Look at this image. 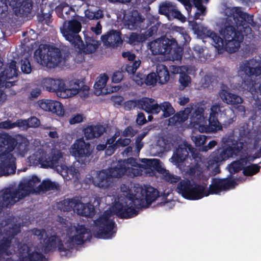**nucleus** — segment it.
<instances>
[{"mask_svg": "<svg viewBox=\"0 0 261 261\" xmlns=\"http://www.w3.org/2000/svg\"><path fill=\"white\" fill-rule=\"evenodd\" d=\"M225 13L227 17L220 31L223 38L206 28L203 29L201 32L205 38L212 40V44L217 49L233 53L238 50L244 36L252 34L251 28L256 29L259 27L254 21L253 15L242 11L240 7L227 8Z\"/></svg>", "mask_w": 261, "mask_h": 261, "instance_id": "1", "label": "nucleus"}, {"mask_svg": "<svg viewBox=\"0 0 261 261\" xmlns=\"http://www.w3.org/2000/svg\"><path fill=\"white\" fill-rule=\"evenodd\" d=\"M136 194L129 193L127 199L130 201L124 203L115 202L112 207L113 213L120 218L129 219L138 214V211L150 205L159 197V191L150 186L145 189H137Z\"/></svg>", "mask_w": 261, "mask_h": 261, "instance_id": "2", "label": "nucleus"}, {"mask_svg": "<svg viewBox=\"0 0 261 261\" xmlns=\"http://www.w3.org/2000/svg\"><path fill=\"white\" fill-rule=\"evenodd\" d=\"M40 182V179L33 175L26 182H20L17 188L8 187L2 191L0 203L3 209L10 208L17 202L36 192L35 187Z\"/></svg>", "mask_w": 261, "mask_h": 261, "instance_id": "3", "label": "nucleus"}, {"mask_svg": "<svg viewBox=\"0 0 261 261\" xmlns=\"http://www.w3.org/2000/svg\"><path fill=\"white\" fill-rule=\"evenodd\" d=\"M17 145V139L8 133H0V148L5 150L0 153V176L14 174L16 170V158L11 153Z\"/></svg>", "mask_w": 261, "mask_h": 261, "instance_id": "4", "label": "nucleus"}, {"mask_svg": "<svg viewBox=\"0 0 261 261\" xmlns=\"http://www.w3.org/2000/svg\"><path fill=\"white\" fill-rule=\"evenodd\" d=\"M34 57L37 62L48 68H54L64 61L60 49L54 46L41 45L36 49Z\"/></svg>", "mask_w": 261, "mask_h": 261, "instance_id": "5", "label": "nucleus"}, {"mask_svg": "<svg viewBox=\"0 0 261 261\" xmlns=\"http://www.w3.org/2000/svg\"><path fill=\"white\" fill-rule=\"evenodd\" d=\"M149 49L154 55H164L173 59L181 58L182 49L179 46L175 39L161 37L149 44Z\"/></svg>", "mask_w": 261, "mask_h": 261, "instance_id": "6", "label": "nucleus"}, {"mask_svg": "<svg viewBox=\"0 0 261 261\" xmlns=\"http://www.w3.org/2000/svg\"><path fill=\"white\" fill-rule=\"evenodd\" d=\"M33 1H0V19L5 18L8 14V5L12 7L15 14L19 17H31Z\"/></svg>", "mask_w": 261, "mask_h": 261, "instance_id": "7", "label": "nucleus"}, {"mask_svg": "<svg viewBox=\"0 0 261 261\" xmlns=\"http://www.w3.org/2000/svg\"><path fill=\"white\" fill-rule=\"evenodd\" d=\"M81 29V22L75 19H72L64 21L60 28V32L66 40L74 47L79 48L80 45H83V41L79 34Z\"/></svg>", "mask_w": 261, "mask_h": 261, "instance_id": "8", "label": "nucleus"}, {"mask_svg": "<svg viewBox=\"0 0 261 261\" xmlns=\"http://www.w3.org/2000/svg\"><path fill=\"white\" fill-rule=\"evenodd\" d=\"M20 232V227L16 224H13L4 229L5 236L0 239V261H13L11 257H5V256H9L12 255V252L10 248L12 240Z\"/></svg>", "mask_w": 261, "mask_h": 261, "instance_id": "9", "label": "nucleus"}, {"mask_svg": "<svg viewBox=\"0 0 261 261\" xmlns=\"http://www.w3.org/2000/svg\"><path fill=\"white\" fill-rule=\"evenodd\" d=\"M177 192L188 200H196L204 197V187L192 183L189 179L181 180L177 184Z\"/></svg>", "mask_w": 261, "mask_h": 261, "instance_id": "10", "label": "nucleus"}, {"mask_svg": "<svg viewBox=\"0 0 261 261\" xmlns=\"http://www.w3.org/2000/svg\"><path fill=\"white\" fill-rule=\"evenodd\" d=\"M19 71L16 67V62L12 61L9 65L0 73V102H3L7 98V95L2 88H10L16 84Z\"/></svg>", "mask_w": 261, "mask_h": 261, "instance_id": "11", "label": "nucleus"}, {"mask_svg": "<svg viewBox=\"0 0 261 261\" xmlns=\"http://www.w3.org/2000/svg\"><path fill=\"white\" fill-rule=\"evenodd\" d=\"M97 231L95 237L98 239H110L117 232V225L115 221L107 215H103L94 221Z\"/></svg>", "mask_w": 261, "mask_h": 261, "instance_id": "12", "label": "nucleus"}, {"mask_svg": "<svg viewBox=\"0 0 261 261\" xmlns=\"http://www.w3.org/2000/svg\"><path fill=\"white\" fill-rule=\"evenodd\" d=\"M242 148L241 147L237 148L236 147L228 146L225 148L222 149L221 148L216 149L211 155L210 160L208 162L210 166L214 167V172L216 174L220 172V166L221 163L226 161L230 157H232L236 153L235 151L239 152Z\"/></svg>", "mask_w": 261, "mask_h": 261, "instance_id": "13", "label": "nucleus"}, {"mask_svg": "<svg viewBox=\"0 0 261 261\" xmlns=\"http://www.w3.org/2000/svg\"><path fill=\"white\" fill-rule=\"evenodd\" d=\"M85 234L88 235V229L83 225H78L76 227L75 234L70 237L64 245L62 240L59 241L58 251L60 252H64L66 255L74 247L75 244H82L87 240L85 237Z\"/></svg>", "mask_w": 261, "mask_h": 261, "instance_id": "14", "label": "nucleus"}, {"mask_svg": "<svg viewBox=\"0 0 261 261\" xmlns=\"http://www.w3.org/2000/svg\"><path fill=\"white\" fill-rule=\"evenodd\" d=\"M237 185L236 181L232 179L231 175L224 178H214L208 189L206 190L204 187V197L208 196L210 194H218L222 191L234 188Z\"/></svg>", "mask_w": 261, "mask_h": 261, "instance_id": "15", "label": "nucleus"}, {"mask_svg": "<svg viewBox=\"0 0 261 261\" xmlns=\"http://www.w3.org/2000/svg\"><path fill=\"white\" fill-rule=\"evenodd\" d=\"M141 162L146 169L154 170L161 174L165 173V179L167 181L171 184L177 183L180 181V177L171 174L169 172H167L166 170L162 167L159 159L144 158L142 159Z\"/></svg>", "mask_w": 261, "mask_h": 261, "instance_id": "16", "label": "nucleus"}, {"mask_svg": "<svg viewBox=\"0 0 261 261\" xmlns=\"http://www.w3.org/2000/svg\"><path fill=\"white\" fill-rule=\"evenodd\" d=\"M71 149L72 155L81 159L85 164L87 162V161H85L86 159L89 158L93 152L90 144L86 143L83 138L76 140L71 145Z\"/></svg>", "mask_w": 261, "mask_h": 261, "instance_id": "17", "label": "nucleus"}, {"mask_svg": "<svg viewBox=\"0 0 261 261\" xmlns=\"http://www.w3.org/2000/svg\"><path fill=\"white\" fill-rule=\"evenodd\" d=\"M220 111L219 105H213L208 118V125H200L199 130L202 133H215L222 129L221 124L218 119V112Z\"/></svg>", "mask_w": 261, "mask_h": 261, "instance_id": "18", "label": "nucleus"}, {"mask_svg": "<svg viewBox=\"0 0 261 261\" xmlns=\"http://www.w3.org/2000/svg\"><path fill=\"white\" fill-rule=\"evenodd\" d=\"M194 148L189 144L185 143L179 145L176 148L175 152L170 159L171 162L176 166H179L181 163L184 162L188 157L189 152L192 153L193 157L196 158L194 154Z\"/></svg>", "mask_w": 261, "mask_h": 261, "instance_id": "19", "label": "nucleus"}, {"mask_svg": "<svg viewBox=\"0 0 261 261\" xmlns=\"http://www.w3.org/2000/svg\"><path fill=\"white\" fill-rule=\"evenodd\" d=\"M39 107L44 111L50 112L58 116H63L64 109L62 104L56 100L41 99L38 101Z\"/></svg>", "mask_w": 261, "mask_h": 261, "instance_id": "20", "label": "nucleus"}, {"mask_svg": "<svg viewBox=\"0 0 261 261\" xmlns=\"http://www.w3.org/2000/svg\"><path fill=\"white\" fill-rule=\"evenodd\" d=\"M106 170L112 179L113 178H120L125 174L131 176V173H132L133 176L138 175V173L136 174V169L133 168L127 167L123 163L120 161L114 167H109Z\"/></svg>", "mask_w": 261, "mask_h": 261, "instance_id": "21", "label": "nucleus"}, {"mask_svg": "<svg viewBox=\"0 0 261 261\" xmlns=\"http://www.w3.org/2000/svg\"><path fill=\"white\" fill-rule=\"evenodd\" d=\"M101 39L105 45L113 48L121 45L123 42L120 31L113 29L101 36Z\"/></svg>", "mask_w": 261, "mask_h": 261, "instance_id": "22", "label": "nucleus"}, {"mask_svg": "<svg viewBox=\"0 0 261 261\" xmlns=\"http://www.w3.org/2000/svg\"><path fill=\"white\" fill-rule=\"evenodd\" d=\"M63 157V153L60 150L53 149L50 153L44 158L39 159L41 166L44 168H54L59 166V160Z\"/></svg>", "mask_w": 261, "mask_h": 261, "instance_id": "23", "label": "nucleus"}, {"mask_svg": "<svg viewBox=\"0 0 261 261\" xmlns=\"http://www.w3.org/2000/svg\"><path fill=\"white\" fill-rule=\"evenodd\" d=\"M41 84L43 89L51 92L64 93L67 90L65 83L62 80L44 78Z\"/></svg>", "mask_w": 261, "mask_h": 261, "instance_id": "24", "label": "nucleus"}, {"mask_svg": "<svg viewBox=\"0 0 261 261\" xmlns=\"http://www.w3.org/2000/svg\"><path fill=\"white\" fill-rule=\"evenodd\" d=\"M242 71L249 76L261 75V61L252 59L246 60L240 64Z\"/></svg>", "mask_w": 261, "mask_h": 261, "instance_id": "25", "label": "nucleus"}, {"mask_svg": "<svg viewBox=\"0 0 261 261\" xmlns=\"http://www.w3.org/2000/svg\"><path fill=\"white\" fill-rule=\"evenodd\" d=\"M125 25L130 30L143 29L145 18L138 11H135L130 15L124 17Z\"/></svg>", "mask_w": 261, "mask_h": 261, "instance_id": "26", "label": "nucleus"}, {"mask_svg": "<svg viewBox=\"0 0 261 261\" xmlns=\"http://www.w3.org/2000/svg\"><path fill=\"white\" fill-rule=\"evenodd\" d=\"M138 107L149 114H158L161 112V108L153 98L144 97L137 100Z\"/></svg>", "mask_w": 261, "mask_h": 261, "instance_id": "27", "label": "nucleus"}, {"mask_svg": "<svg viewBox=\"0 0 261 261\" xmlns=\"http://www.w3.org/2000/svg\"><path fill=\"white\" fill-rule=\"evenodd\" d=\"M93 183L97 187L106 189L111 186L113 179L106 169H102L97 173Z\"/></svg>", "mask_w": 261, "mask_h": 261, "instance_id": "28", "label": "nucleus"}, {"mask_svg": "<svg viewBox=\"0 0 261 261\" xmlns=\"http://www.w3.org/2000/svg\"><path fill=\"white\" fill-rule=\"evenodd\" d=\"M96 39V37H94L91 33H84L85 44L83 43V45H80L78 48L82 49L83 52L86 54L94 53L100 44Z\"/></svg>", "mask_w": 261, "mask_h": 261, "instance_id": "29", "label": "nucleus"}, {"mask_svg": "<svg viewBox=\"0 0 261 261\" xmlns=\"http://www.w3.org/2000/svg\"><path fill=\"white\" fill-rule=\"evenodd\" d=\"M79 205H81V200L75 197L65 199L57 204L58 209L64 212L72 211L76 212V208Z\"/></svg>", "mask_w": 261, "mask_h": 261, "instance_id": "30", "label": "nucleus"}, {"mask_svg": "<svg viewBox=\"0 0 261 261\" xmlns=\"http://www.w3.org/2000/svg\"><path fill=\"white\" fill-rule=\"evenodd\" d=\"M106 131V128L101 124L90 125L84 129L86 140H91L100 137Z\"/></svg>", "mask_w": 261, "mask_h": 261, "instance_id": "31", "label": "nucleus"}, {"mask_svg": "<svg viewBox=\"0 0 261 261\" xmlns=\"http://www.w3.org/2000/svg\"><path fill=\"white\" fill-rule=\"evenodd\" d=\"M219 96L222 101L228 105H234L242 103L243 99L241 97L234 94L228 92L225 90H221Z\"/></svg>", "mask_w": 261, "mask_h": 261, "instance_id": "32", "label": "nucleus"}, {"mask_svg": "<svg viewBox=\"0 0 261 261\" xmlns=\"http://www.w3.org/2000/svg\"><path fill=\"white\" fill-rule=\"evenodd\" d=\"M193 109L192 106L187 107L183 111L176 113L173 117L169 119L170 123L175 125L176 123H181L186 121L189 118V114L191 113Z\"/></svg>", "mask_w": 261, "mask_h": 261, "instance_id": "33", "label": "nucleus"}, {"mask_svg": "<svg viewBox=\"0 0 261 261\" xmlns=\"http://www.w3.org/2000/svg\"><path fill=\"white\" fill-rule=\"evenodd\" d=\"M204 115V108L200 106H196L190 117L191 123L199 126L201 123L205 121L206 118Z\"/></svg>", "mask_w": 261, "mask_h": 261, "instance_id": "34", "label": "nucleus"}, {"mask_svg": "<svg viewBox=\"0 0 261 261\" xmlns=\"http://www.w3.org/2000/svg\"><path fill=\"white\" fill-rule=\"evenodd\" d=\"M60 241H61V239L56 234L51 236L45 240L43 246L44 252L48 253L55 251L57 247L58 248Z\"/></svg>", "mask_w": 261, "mask_h": 261, "instance_id": "35", "label": "nucleus"}, {"mask_svg": "<svg viewBox=\"0 0 261 261\" xmlns=\"http://www.w3.org/2000/svg\"><path fill=\"white\" fill-rule=\"evenodd\" d=\"M240 68V70L243 72L247 77L245 78L242 83L243 88L245 90L249 92L253 97H255L257 93V88L255 87L256 82L254 80L251 79V77H257V76L251 75L249 76L247 75L244 71H242Z\"/></svg>", "mask_w": 261, "mask_h": 261, "instance_id": "36", "label": "nucleus"}, {"mask_svg": "<svg viewBox=\"0 0 261 261\" xmlns=\"http://www.w3.org/2000/svg\"><path fill=\"white\" fill-rule=\"evenodd\" d=\"M155 73L158 82L161 84H164L169 80V72L167 66L163 64H159L156 66Z\"/></svg>", "mask_w": 261, "mask_h": 261, "instance_id": "37", "label": "nucleus"}, {"mask_svg": "<svg viewBox=\"0 0 261 261\" xmlns=\"http://www.w3.org/2000/svg\"><path fill=\"white\" fill-rule=\"evenodd\" d=\"M16 139H17V145L15 147L16 152L17 154L23 157L28 151L29 142L25 137H18Z\"/></svg>", "mask_w": 261, "mask_h": 261, "instance_id": "38", "label": "nucleus"}, {"mask_svg": "<svg viewBox=\"0 0 261 261\" xmlns=\"http://www.w3.org/2000/svg\"><path fill=\"white\" fill-rule=\"evenodd\" d=\"M138 78H139V77L137 75L134 79V81L139 85H142L144 83H145V84L148 86H154L157 82H158V80L155 72H151L148 74L145 79L140 78L139 80L138 79Z\"/></svg>", "mask_w": 261, "mask_h": 261, "instance_id": "39", "label": "nucleus"}, {"mask_svg": "<svg viewBox=\"0 0 261 261\" xmlns=\"http://www.w3.org/2000/svg\"><path fill=\"white\" fill-rule=\"evenodd\" d=\"M81 205L76 208V213L81 216L91 217L94 215V208L91 204H84L81 201Z\"/></svg>", "mask_w": 261, "mask_h": 261, "instance_id": "40", "label": "nucleus"}, {"mask_svg": "<svg viewBox=\"0 0 261 261\" xmlns=\"http://www.w3.org/2000/svg\"><path fill=\"white\" fill-rule=\"evenodd\" d=\"M40 13L37 15V19L39 21L43 22H44L46 24H48L49 23L51 22V14L53 12V10L51 9L48 7L47 11H45L46 6L43 8V6L41 5Z\"/></svg>", "mask_w": 261, "mask_h": 261, "instance_id": "41", "label": "nucleus"}, {"mask_svg": "<svg viewBox=\"0 0 261 261\" xmlns=\"http://www.w3.org/2000/svg\"><path fill=\"white\" fill-rule=\"evenodd\" d=\"M17 254L19 261H23L24 257H27L31 248L27 244L18 242L17 243Z\"/></svg>", "mask_w": 261, "mask_h": 261, "instance_id": "42", "label": "nucleus"}, {"mask_svg": "<svg viewBox=\"0 0 261 261\" xmlns=\"http://www.w3.org/2000/svg\"><path fill=\"white\" fill-rule=\"evenodd\" d=\"M178 83V89L179 90H183L186 88L190 86L191 83V78L187 73L184 72H180Z\"/></svg>", "mask_w": 261, "mask_h": 261, "instance_id": "43", "label": "nucleus"}, {"mask_svg": "<svg viewBox=\"0 0 261 261\" xmlns=\"http://www.w3.org/2000/svg\"><path fill=\"white\" fill-rule=\"evenodd\" d=\"M58 186L54 182L50 180H43L37 187L38 192H47L49 190H56Z\"/></svg>", "mask_w": 261, "mask_h": 261, "instance_id": "44", "label": "nucleus"}, {"mask_svg": "<svg viewBox=\"0 0 261 261\" xmlns=\"http://www.w3.org/2000/svg\"><path fill=\"white\" fill-rule=\"evenodd\" d=\"M175 6V5L172 3L165 1L160 4L159 12L160 14L165 15L168 18L172 10H174Z\"/></svg>", "mask_w": 261, "mask_h": 261, "instance_id": "45", "label": "nucleus"}, {"mask_svg": "<svg viewBox=\"0 0 261 261\" xmlns=\"http://www.w3.org/2000/svg\"><path fill=\"white\" fill-rule=\"evenodd\" d=\"M161 111L163 112V116L164 118H167L173 114L175 112L174 108L171 104L168 101H164L159 105Z\"/></svg>", "mask_w": 261, "mask_h": 261, "instance_id": "46", "label": "nucleus"}, {"mask_svg": "<svg viewBox=\"0 0 261 261\" xmlns=\"http://www.w3.org/2000/svg\"><path fill=\"white\" fill-rule=\"evenodd\" d=\"M260 170V166L257 164H252L243 168V173L246 176H250L258 173Z\"/></svg>", "mask_w": 261, "mask_h": 261, "instance_id": "47", "label": "nucleus"}, {"mask_svg": "<svg viewBox=\"0 0 261 261\" xmlns=\"http://www.w3.org/2000/svg\"><path fill=\"white\" fill-rule=\"evenodd\" d=\"M108 80L109 77L106 74H101L97 78L94 88L96 90L99 91V94L102 92V89L105 87Z\"/></svg>", "mask_w": 261, "mask_h": 261, "instance_id": "48", "label": "nucleus"}, {"mask_svg": "<svg viewBox=\"0 0 261 261\" xmlns=\"http://www.w3.org/2000/svg\"><path fill=\"white\" fill-rule=\"evenodd\" d=\"M24 259L23 261H46L44 255L36 251L29 252L27 257H24Z\"/></svg>", "mask_w": 261, "mask_h": 261, "instance_id": "49", "label": "nucleus"}, {"mask_svg": "<svg viewBox=\"0 0 261 261\" xmlns=\"http://www.w3.org/2000/svg\"><path fill=\"white\" fill-rule=\"evenodd\" d=\"M75 14L74 9L71 6H69L65 3L63 10V17L62 19L65 20L73 17Z\"/></svg>", "mask_w": 261, "mask_h": 261, "instance_id": "50", "label": "nucleus"}, {"mask_svg": "<svg viewBox=\"0 0 261 261\" xmlns=\"http://www.w3.org/2000/svg\"><path fill=\"white\" fill-rule=\"evenodd\" d=\"M21 71L26 74L31 73L32 70V66L28 58H24L21 61Z\"/></svg>", "mask_w": 261, "mask_h": 261, "instance_id": "51", "label": "nucleus"}, {"mask_svg": "<svg viewBox=\"0 0 261 261\" xmlns=\"http://www.w3.org/2000/svg\"><path fill=\"white\" fill-rule=\"evenodd\" d=\"M242 169H243V168L240 166V163L239 162H237V160L232 162L228 166V170L230 173V174L229 175H231V174L238 173Z\"/></svg>", "mask_w": 261, "mask_h": 261, "instance_id": "52", "label": "nucleus"}, {"mask_svg": "<svg viewBox=\"0 0 261 261\" xmlns=\"http://www.w3.org/2000/svg\"><path fill=\"white\" fill-rule=\"evenodd\" d=\"M168 18H176L180 20L182 22L186 21V17L177 9L176 6L174 7V10H172L171 11Z\"/></svg>", "mask_w": 261, "mask_h": 261, "instance_id": "53", "label": "nucleus"}, {"mask_svg": "<svg viewBox=\"0 0 261 261\" xmlns=\"http://www.w3.org/2000/svg\"><path fill=\"white\" fill-rule=\"evenodd\" d=\"M209 1H192V3L197 8L198 12L202 13V15L204 16L206 13V8L203 5V3L207 4Z\"/></svg>", "mask_w": 261, "mask_h": 261, "instance_id": "54", "label": "nucleus"}, {"mask_svg": "<svg viewBox=\"0 0 261 261\" xmlns=\"http://www.w3.org/2000/svg\"><path fill=\"white\" fill-rule=\"evenodd\" d=\"M193 137V141H194L195 145L198 147L204 145L206 143V141L207 139V137L203 135H198Z\"/></svg>", "mask_w": 261, "mask_h": 261, "instance_id": "55", "label": "nucleus"}, {"mask_svg": "<svg viewBox=\"0 0 261 261\" xmlns=\"http://www.w3.org/2000/svg\"><path fill=\"white\" fill-rule=\"evenodd\" d=\"M28 127L36 128L39 126L40 124V120L37 117H31L28 119Z\"/></svg>", "mask_w": 261, "mask_h": 261, "instance_id": "56", "label": "nucleus"}, {"mask_svg": "<svg viewBox=\"0 0 261 261\" xmlns=\"http://www.w3.org/2000/svg\"><path fill=\"white\" fill-rule=\"evenodd\" d=\"M161 23L157 22L154 25L151 26L146 31V35L151 37L156 34Z\"/></svg>", "mask_w": 261, "mask_h": 261, "instance_id": "57", "label": "nucleus"}, {"mask_svg": "<svg viewBox=\"0 0 261 261\" xmlns=\"http://www.w3.org/2000/svg\"><path fill=\"white\" fill-rule=\"evenodd\" d=\"M83 120V116L82 115L77 114L72 116L69 120L70 124H74L82 122Z\"/></svg>", "mask_w": 261, "mask_h": 261, "instance_id": "58", "label": "nucleus"}, {"mask_svg": "<svg viewBox=\"0 0 261 261\" xmlns=\"http://www.w3.org/2000/svg\"><path fill=\"white\" fill-rule=\"evenodd\" d=\"M131 142V140L129 138H119L116 141V143L117 145V147L122 146L125 147L127 146Z\"/></svg>", "mask_w": 261, "mask_h": 261, "instance_id": "59", "label": "nucleus"}, {"mask_svg": "<svg viewBox=\"0 0 261 261\" xmlns=\"http://www.w3.org/2000/svg\"><path fill=\"white\" fill-rule=\"evenodd\" d=\"M136 132L134 131L133 128L128 126L125 128L122 133V135L124 137H133L136 134Z\"/></svg>", "mask_w": 261, "mask_h": 261, "instance_id": "60", "label": "nucleus"}, {"mask_svg": "<svg viewBox=\"0 0 261 261\" xmlns=\"http://www.w3.org/2000/svg\"><path fill=\"white\" fill-rule=\"evenodd\" d=\"M65 4V2H63V3H61L59 5L57 6L55 9V12L57 14V16L61 18H62V17H63V10L64 8Z\"/></svg>", "mask_w": 261, "mask_h": 261, "instance_id": "61", "label": "nucleus"}, {"mask_svg": "<svg viewBox=\"0 0 261 261\" xmlns=\"http://www.w3.org/2000/svg\"><path fill=\"white\" fill-rule=\"evenodd\" d=\"M13 128H14L13 122L9 120L0 122V128L11 129Z\"/></svg>", "mask_w": 261, "mask_h": 261, "instance_id": "62", "label": "nucleus"}, {"mask_svg": "<svg viewBox=\"0 0 261 261\" xmlns=\"http://www.w3.org/2000/svg\"><path fill=\"white\" fill-rule=\"evenodd\" d=\"M32 232L35 236L38 237L39 240H42L46 233L45 230L44 229L34 228L32 230Z\"/></svg>", "mask_w": 261, "mask_h": 261, "instance_id": "63", "label": "nucleus"}, {"mask_svg": "<svg viewBox=\"0 0 261 261\" xmlns=\"http://www.w3.org/2000/svg\"><path fill=\"white\" fill-rule=\"evenodd\" d=\"M136 122L139 125H142L147 122V120L144 114L142 113H139L136 119Z\"/></svg>", "mask_w": 261, "mask_h": 261, "instance_id": "64", "label": "nucleus"}]
</instances>
